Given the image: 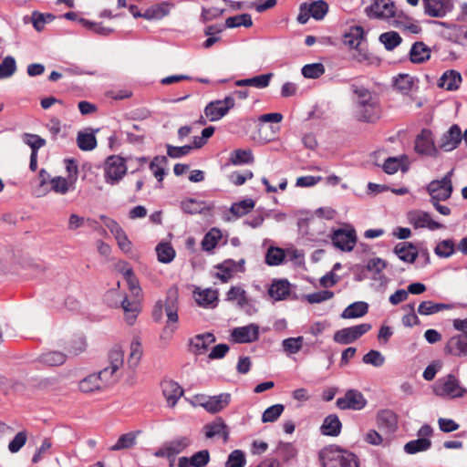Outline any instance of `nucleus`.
Here are the masks:
<instances>
[{
    "mask_svg": "<svg viewBox=\"0 0 467 467\" xmlns=\"http://www.w3.org/2000/svg\"><path fill=\"white\" fill-rule=\"evenodd\" d=\"M354 94L353 115L360 122L374 123L381 115L380 106L372 93L362 86L350 87Z\"/></svg>",
    "mask_w": 467,
    "mask_h": 467,
    "instance_id": "f257e3e1",
    "label": "nucleus"
},
{
    "mask_svg": "<svg viewBox=\"0 0 467 467\" xmlns=\"http://www.w3.org/2000/svg\"><path fill=\"white\" fill-rule=\"evenodd\" d=\"M163 310H165L167 316V327L166 330L173 332L176 327L171 324L178 322V290L176 288H170L166 295L165 302L159 300L156 302L153 310L152 317L156 322L161 320L163 317Z\"/></svg>",
    "mask_w": 467,
    "mask_h": 467,
    "instance_id": "f03ea898",
    "label": "nucleus"
},
{
    "mask_svg": "<svg viewBox=\"0 0 467 467\" xmlns=\"http://www.w3.org/2000/svg\"><path fill=\"white\" fill-rule=\"evenodd\" d=\"M319 461L323 467H359L357 456L337 446H329L319 451Z\"/></svg>",
    "mask_w": 467,
    "mask_h": 467,
    "instance_id": "7ed1b4c3",
    "label": "nucleus"
},
{
    "mask_svg": "<svg viewBox=\"0 0 467 467\" xmlns=\"http://www.w3.org/2000/svg\"><path fill=\"white\" fill-rule=\"evenodd\" d=\"M433 393L441 398L457 399L464 397L467 389L461 384L456 376L448 374L434 383Z\"/></svg>",
    "mask_w": 467,
    "mask_h": 467,
    "instance_id": "20e7f679",
    "label": "nucleus"
},
{
    "mask_svg": "<svg viewBox=\"0 0 467 467\" xmlns=\"http://www.w3.org/2000/svg\"><path fill=\"white\" fill-rule=\"evenodd\" d=\"M109 366L97 373L102 381L104 389L114 384L119 379L118 371L124 364V351L119 347L113 348L109 353Z\"/></svg>",
    "mask_w": 467,
    "mask_h": 467,
    "instance_id": "39448f33",
    "label": "nucleus"
},
{
    "mask_svg": "<svg viewBox=\"0 0 467 467\" xmlns=\"http://www.w3.org/2000/svg\"><path fill=\"white\" fill-rule=\"evenodd\" d=\"M453 170L450 171L442 179L431 181L426 187L431 196L430 202H441L448 200L452 193L451 177Z\"/></svg>",
    "mask_w": 467,
    "mask_h": 467,
    "instance_id": "423d86ee",
    "label": "nucleus"
},
{
    "mask_svg": "<svg viewBox=\"0 0 467 467\" xmlns=\"http://www.w3.org/2000/svg\"><path fill=\"white\" fill-rule=\"evenodd\" d=\"M127 172L125 160L119 156L112 155L107 158L104 166L105 182L115 185L124 177Z\"/></svg>",
    "mask_w": 467,
    "mask_h": 467,
    "instance_id": "0eeeda50",
    "label": "nucleus"
},
{
    "mask_svg": "<svg viewBox=\"0 0 467 467\" xmlns=\"http://www.w3.org/2000/svg\"><path fill=\"white\" fill-rule=\"evenodd\" d=\"M365 13L371 19L389 21L395 17L396 7L392 0H373L372 4L366 7Z\"/></svg>",
    "mask_w": 467,
    "mask_h": 467,
    "instance_id": "6e6552de",
    "label": "nucleus"
},
{
    "mask_svg": "<svg viewBox=\"0 0 467 467\" xmlns=\"http://www.w3.org/2000/svg\"><path fill=\"white\" fill-rule=\"evenodd\" d=\"M462 141V132L458 124H452L444 131L438 140L439 150L451 152L456 150Z\"/></svg>",
    "mask_w": 467,
    "mask_h": 467,
    "instance_id": "1a4fd4ad",
    "label": "nucleus"
},
{
    "mask_svg": "<svg viewBox=\"0 0 467 467\" xmlns=\"http://www.w3.org/2000/svg\"><path fill=\"white\" fill-rule=\"evenodd\" d=\"M234 107V99L231 96L223 99L211 101L204 109L205 116L210 121H217L224 117Z\"/></svg>",
    "mask_w": 467,
    "mask_h": 467,
    "instance_id": "9d476101",
    "label": "nucleus"
},
{
    "mask_svg": "<svg viewBox=\"0 0 467 467\" xmlns=\"http://www.w3.org/2000/svg\"><path fill=\"white\" fill-rule=\"evenodd\" d=\"M371 329L370 324H360L337 330L333 337L335 342L341 345L353 343Z\"/></svg>",
    "mask_w": 467,
    "mask_h": 467,
    "instance_id": "9b49d317",
    "label": "nucleus"
},
{
    "mask_svg": "<svg viewBox=\"0 0 467 467\" xmlns=\"http://www.w3.org/2000/svg\"><path fill=\"white\" fill-rule=\"evenodd\" d=\"M408 222L415 228H427L431 231L443 228V224L432 219L431 215L422 210H413L407 213Z\"/></svg>",
    "mask_w": 467,
    "mask_h": 467,
    "instance_id": "f8f14e48",
    "label": "nucleus"
},
{
    "mask_svg": "<svg viewBox=\"0 0 467 467\" xmlns=\"http://www.w3.org/2000/svg\"><path fill=\"white\" fill-rule=\"evenodd\" d=\"M415 150L422 155L438 157L440 154L438 144L435 145L432 132L430 130H422L416 137Z\"/></svg>",
    "mask_w": 467,
    "mask_h": 467,
    "instance_id": "ddd939ff",
    "label": "nucleus"
},
{
    "mask_svg": "<svg viewBox=\"0 0 467 467\" xmlns=\"http://www.w3.org/2000/svg\"><path fill=\"white\" fill-rule=\"evenodd\" d=\"M336 404L340 410H360L367 405V400L359 390L352 389L338 398Z\"/></svg>",
    "mask_w": 467,
    "mask_h": 467,
    "instance_id": "4468645a",
    "label": "nucleus"
},
{
    "mask_svg": "<svg viewBox=\"0 0 467 467\" xmlns=\"http://www.w3.org/2000/svg\"><path fill=\"white\" fill-rule=\"evenodd\" d=\"M424 14L431 17H444L453 9L452 0H422Z\"/></svg>",
    "mask_w": 467,
    "mask_h": 467,
    "instance_id": "2eb2a0df",
    "label": "nucleus"
},
{
    "mask_svg": "<svg viewBox=\"0 0 467 467\" xmlns=\"http://www.w3.org/2000/svg\"><path fill=\"white\" fill-rule=\"evenodd\" d=\"M331 239L337 248L347 252L352 251L357 242L354 229H337L333 233Z\"/></svg>",
    "mask_w": 467,
    "mask_h": 467,
    "instance_id": "dca6fc26",
    "label": "nucleus"
},
{
    "mask_svg": "<svg viewBox=\"0 0 467 467\" xmlns=\"http://www.w3.org/2000/svg\"><path fill=\"white\" fill-rule=\"evenodd\" d=\"M376 423L385 434H392L398 429V417L391 410H380L377 412Z\"/></svg>",
    "mask_w": 467,
    "mask_h": 467,
    "instance_id": "f3484780",
    "label": "nucleus"
},
{
    "mask_svg": "<svg viewBox=\"0 0 467 467\" xmlns=\"http://www.w3.org/2000/svg\"><path fill=\"white\" fill-rule=\"evenodd\" d=\"M231 337L236 343H252L259 337V327L255 324H250L244 327H239L233 329Z\"/></svg>",
    "mask_w": 467,
    "mask_h": 467,
    "instance_id": "a211bd4d",
    "label": "nucleus"
},
{
    "mask_svg": "<svg viewBox=\"0 0 467 467\" xmlns=\"http://www.w3.org/2000/svg\"><path fill=\"white\" fill-rule=\"evenodd\" d=\"M231 400L229 393H221L216 396L201 398V406H202L208 412L216 413L223 410L228 406Z\"/></svg>",
    "mask_w": 467,
    "mask_h": 467,
    "instance_id": "6ab92c4d",
    "label": "nucleus"
},
{
    "mask_svg": "<svg viewBox=\"0 0 467 467\" xmlns=\"http://www.w3.org/2000/svg\"><path fill=\"white\" fill-rule=\"evenodd\" d=\"M244 259H241L238 262H235L232 259L225 260L221 265L216 266L218 271L215 274V275L220 280H222V282L226 283L234 276V273H236L237 271H244Z\"/></svg>",
    "mask_w": 467,
    "mask_h": 467,
    "instance_id": "aec40b11",
    "label": "nucleus"
},
{
    "mask_svg": "<svg viewBox=\"0 0 467 467\" xmlns=\"http://www.w3.org/2000/svg\"><path fill=\"white\" fill-rule=\"evenodd\" d=\"M444 350L455 357H467V335H457L451 337Z\"/></svg>",
    "mask_w": 467,
    "mask_h": 467,
    "instance_id": "412c9836",
    "label": "nucleus"
},
{
    "mask_svg": "<svg viewBox=\"0 0 467 467\" xmlns=\"http://www.w3.org/2000/svg\"><path fill=\"white\" fill-rule=\"evenodd\" d=\"M161 389L168 406L170 407H174L183 394L182 387L173 380H164L161 383Z\"/></svg>",
    "mask_w": 467,
    "mask_h": 467,
    "instance_id": "4be33fe9",
    "label": "nucleus"
},
{
    "mask_svg": "<svg viewBox=\"0 0 467 467\" xmlns=\"http://www.w3.org/2000/svg\"><path fill=\"white\" fill-rule=\"evenodd\" d=\"M203 429L208 439L218 436L222 437L224 441H228L229 431L227 425L222 418L215 419L213 421L206 424Z\"/></svg>",
    "mask_w": 467,
    "mask_h": 467,
    "instance_id": "5701e85b",
    "label": "nucleus"
},
{
    "mask_svg": "<svg viewBox=\"0 0 467 467\" xmlns=\"http://www.w3.org/2000/svg\"><path fill=\"white\" fill-rule=\"evenodd\" d=\"M431 48L422 41L415 42L410 50V60L413 64H422L431 57Z\"/></svg>",
    "mask_w": 467,
    "mask_h": 467,
    "instance_id": "b1692460",
    "label": "nucleus"
},
{
    "mask_svg": "<svg viewBox=\"0 0 467 467\" xmlns=\"http://www.w3.org/2000/svg\"><path fill=\"white\" fill-rule=\"evenodd\" d=\"M214 341L215 337L212 333L197 335L191 340V349L197 355L204 354Z\"/></svg>",
    "mask_w": 467,
    "mask_h": 467,
    "instance_id": "393cba45",
    "label": "nucleus"
},
{
    "mask_svg": "<svg viewBox=\"0 0 467 467\" xmlns=\"http://www.w3.org/2000/svg\"><path fill=\"white\" fill-rule=\"evenodd\" d=\"M364 38V29L359 26H351L343 36V43L349 48L358 49Z\"/></svg>",
    "mask_w": 467,
    "mask_h": 467,
    "instance_id": "a878e982",
    "label": "nucleus"
},
{
    "mask_svg": "<svg viewBox=\"0 0 467 467\" xmlns=\"http://www.w3.org/2000/svg\"><path fill=\"white\" fill-rule=\"evenodd\" d=\"M394 253L400 260L406 263H413L418 256L416 247L412 244L406 242L398 244L394 247Z\"/></svg>",
    "mask_w": 467,
    "mask_h": 467,
    "instance_id": "bb28decb",
    "label": "nucleus"
},
{
    "mask_svg": "<svg viewBox=\"0 0 467 467\" xmlns=\"http://www.w3.org/2000/svg\"><path fill=\"white\" fill-rule=\"evenodd\" d=\"M78 389L83 393H91L104 389L102 381L97 373H92L78 382Z\"/></svg>",
    "mask_w": 467,
    "mask_h": 467,
    "instance_id": "cd10ccee",
    "label": "nucleus"
},
{
    "mask_svg": "<svg viewBox=\"0 0 467 467\" xmlns=\"http://www.w3.org/2000/svg\"><path fill=\"white\" fill-rule=\"evenodd\" d=\"M391 26L405 33L417 35L421 32V27L418 23L410 17L395 16L391 21Z\"/></svg>",
    "mask_w": 467,
    "mask_h": 467,
    "instance_id": "c85d7f7f",
    "label": "nucleus"
},
{
    "mask_svg": "<svg viewBox=\"0 0 467 467\" xmlns=\"http://www.w3.org/2000/svg\"><path fill=\"white\" fill-rule=\"evenodd\" d=\"M462 82V76L458 71L448 70L442 74L439 86L447 90H456Z\"/></svg>",
    "mask_w": 467,
    "mask_h": 467,
    "instance_id": "c756f323",
    "label": "nucleus"
},
{
    "mask_svg": "<svg viewBox=\"0 0 467 467\" xmlns=\"http://www.w3.org/2000/svg\"><path fill=\"white\" fill-rule=\"evenodd\" d=\"M341 421L335 414H330L325 418L321 425V433L327 436H337L341 431Z\"/></svg>",
    "mask_w": 467,
    "mask_h": 467,
    "instance_id": "7c9ffc66",
    "label": "nucleus"
},
{
    "mask_svg": "<svg viewBox=\"0 0 467 467\" xmlns=\"http://www.w3.org/2000/svg\"><path fill=\"white\" fill-rule=\"evenodd\" d=\"M121 307L125 314V319L129 325H132L140 312L139 298L134 297L133 300H129L125 297L121 301Z\"/></svg>",
    "mask_w": 467,
    "mask_h": 467,
    "instance_id": "2f4dec72",
    "label": "nucleus"
},
{
    "mask_svg": "<svg viewBox=\"0 0 467 467\" xmlns=\"http://www.w3.org/2000/svg\"><path fill=\"white\" fill-rule=\"evenodd\" d=\"M272 77H273L272 73L259 75V76H255L251 78L239 79L235 82V85L237 87L251 86V87H254L257 88H264L269 85Z\"/></svg>",
    "mask_w": 467,
    "mask_h": 467,
    "instance_id": "473e14b6",
    "label": "nucleus"
},
{
    "mask_svg": "<svg viewBox=\"0 0 467 467\" xmlns=\"http://www.w3.org/2000/svg\"><path fill=\"white\" fill-rule=\"evenodd\" d=\"M268 293L275 300H284L290 294V284L286 280L274 282Z\"/></svg>",
    "mask_w": 467,
    "mask_h": 467,
    "instance_id": "72a5a7b5",
    "label": "nucleus"
},
{
    "mask_svg": "<svg viewBox=\"0 0 467 467\" xmlns=\"http://www.w3.org/2000/svg\"><path fill=\"white\" fill-rule=\"evenodd\" d=\"M121 272L133 297L140 298L141 295V288L139 285L138 279L134 275L132 269L128 265V264H124L123 267L121 268Z\"/></svg>",
    "mask_w": 467,
    "mask_h": 467,
    "instance_id": "f704fd0d",
    "label": "nucleus"
},
{
    "mask_svg": "<svg viewBox=\"0 0 467 467\" xmlns=\"http://www.w3.org/2000/svg\"><path fill=\"white\" fill-rule=\"evenodd\" d=\"M368 306L367 303L359 301L349 305L341 314L342 318L361 317L368 313Z\"/></svg>",
    "mask_w": 467,
    "mask_h": 467,
    "instance_id": "c9c22d12",
    "label": "nucleus"
},
{
    "mask_svg": "<svg viewBox=\"0 0 467 467\" xmlns=\"http://www.w3.org/2000/svg\"><path fill=\"white\" fill-rule=\"evenodd\" d=\"M169 13L168 5L161 4L148 8L143 14L133 13L134 17H144L146 19H161Z\"/></svg>",
    "mask_w": 467,
    "mask_h": 467,
    "instance_id": "e433bc0d",
    "label": "nucleus"
},
{
    "mask_svg": "<svg viewBox=\"0 0 467 467\" xmlns=\"http://www.w3.org/2000/svg\"><path fill=\"white\" fill-rule=\"evenodd\" d=\"M195 300L201 306L213 307L217 301V292L213 289H205L200 292H195Z\"/></svg>",
    "mask_w": 467,
    "mask_h": 467,
    "instance_id": "4c0bfd02",
    "label": "nucleus"
},
{
    "mask_svg": "<svg viewBox=\"0 0 467 467\" xmlns=\"http://www.w3.org/2000/svg\"><path fill=\"white\" fill-rule=\"evenodd\" d=\"M406 156L400 157H389L385 160L382 169L388 174H393L397 172L400 169L402 171H406L407 168L405 167Z\"/></svg>",
    "mask_w": 467,
    "mask_h": 467,
    "instance_id": "58836bf2",
    "label": "nucleus"
},
{
    "mask_svg": "<svg viewBox=\"0 0 467 467\" xmlns=\"http://www.w3.org/2000/svg\"><path fill=\"white\" fill-rule=\"evenodd\" d=\"M226 299L235 301L240 308H244L248 305L246 292L241 286H232L226 294Z\"/></svg>",
    "mask_w": 467,
    "mask_h": 467,
    "instance_id": "ea45409f",
    "label": "nucleus"
},
{
    "mask_svg": "<svg viewBox=\"0 0 467 467\" xmlns=\"http://www.w3.org/2000/svg\"><path fill=\"white\" fill-rule=\"evenodd\" d=\"M451 308V306L447 304L423 301L418 307V313L422 316H429Z\"/></svg>",
    "mask_w": 467,
    "mask_h": 467,
    "instance_id": "a19ab883",
    "label": "nucleus"
},
{
    "mask_svg": "<svg viewBox=\"0 0 467 467\" xmlns=\"http://www.w3.org/2000/svg\"><path fill=\"white\" fill-rule=\"evenodd\" d=\"M75 180L69 182L64 177L56 176L50 180L51 190L58 194H66L74 188Z\"/></svg>",
    "mask_w": 467,
    "mask_h": 467,
    "instance_id": "79ce46f5",
    "label": "nucleus"
},
{
    "mask_svg": "<svg viewBox=\"0 0 467 467\" xmlns=\"http://www.w3.org/2000/svg\"><path fill=\"white\" fill-rule=\"evenodd\" d=\"M167 163L168 160L165 156H156L150 163V170L160 182H162L165 176V167Z\"/></svg>",
    "mask_w": 467,
    "mask_h": 467,
    "instance_id": "37998d69",
    "label": "nucleus"
},
{
    "mask_svg": "<svg viewBox=\"0 0 467 467\" xmlns=\"http://www.w3.org/2000/svg\"><path fill=\"white\" fill-rule=\"evenodd\" d=\"M431 446V441L427 438H419L417 440L407 442L404 451L408 454H415L420 451H425Z\"/></svg>",
    "mask_w": 467,
    "mask_h": 467,
    "instance_id": "c03bdc74",
    "label": "nucleus"
},
{
    "mask_svg": "<svg viewBox=\"0 0 467 467\" xmlns=\"http://www.w3.org/2000/svg\"><path fill=\"white\" fill-rule=\"evenodd\" d=\"M190 444L191 441L187 437H181L166 443L170 459L175 461V456L183 451Z\"/></svg>",
    "mask_w": 467,
    "mask_h": 467,
    "instance_id": "a18cd8bd",
    "label": "nucleus"
},
{
    "mask_svg": "<svg viewBox=\"0 0 467 467\" xmlns=\"http://www.w3.org/2000/svg\"><path fill=\"white\" fill-rule=\"evenodd\" d=\"M414 85L413 78L408 74H400L393 80L396 90L402 94H409Z\"/></svg>",
    "mask_w": 467,
    "mask_h": 467,
    "instance_id": "49530a36",
    "label": "nucleus"
},
{
    "mask_svg": "<svg viewBox=\"0 0 467 467\" xmlns=\"http://www.w3.org/2000/svg\"><path fill=\"white\" fill-rule=\"evenodd\" d=\"M130 355L128 358V365L130 368H136L142 356V347L138 338H133L130 346Z\"/></svg>",
    "mask_w": 467,
    "mask_h": 467,
    "instance_id": "de8ad7c7",
    "label": "nucleus"
},
{
    "mask_svg": "<svg viewBox=\"0 0 467 467\" xmlns=\"http://www.w3.org/2000/svg\"><path fill=\"white\" fill-rule=\"evenodd\" d=\"M41 363L47 366H60L66 361V355L60 351H48L39 357Z\"/></svg>",
    "mask_w": 467,
    "mask_h": 467,
    "instance_id": "09e8293b",
    "label": "nucleus"
},
{
    "mask_svg": "<svg viewBox=\"0 0 467 467\" xmlns=\"http://www.w3.org/2000/svg\"><path fill=\"white\" fill-rule=\"evenodd\" d=\"M379 41L387 50H393L402 42L400 36L395 31H389L379 36Z\"/></svg>",
    "mask_w": 467,
    "mask_h": 467,
    "instance_id": "8fccbe9b",
    "label": "nucleus"
},
{
    "mask_svg": "<svg viewBox=\"0 0 467 467\" xmlns=\"http://www.w3.org/2000/svg\"><path fill=\"white\" fill-rule=\"evenodd\" d=\"M254 207V202L252 199H245L234 203L230 208V213L234 217L238 218L247 214Z\"/></svg>",
    "mask_w": 467,
    "mask_h": 467,
    "instance_id": "3c124183",
    "label": "nucleus"
},
{
    "mask_svg": "<svg viewBox=\"0 0 467 467\" xmlns=\"http://www.w3.org/2000/svg\"><path fill=\"white\" fill-rule=\"evenodd\" d=\"M137 435L135 432L122 434L117 442L110 447L111 451H120L130 449L136 444Z\"/></svg>",
    "mask_w": 467,
    "mask_h": 467,
    "instance_id": "603ef678",
    "label": "nucleus"
},
{
    "mask_svg": "<svg viewBox=\"0 0 467 467\" xmlns=\"http://www.w3.org/2000/svg\"><path fill=\"white\" fill-rule=\"evenodd\" d=\"M156 253L158 260L164 264L171 263L175 256L174 249L167 243L159 244L156 247Z\"/></svg>",
    "mask_w": 467,
    "mask_h": 467,
    "instance_id": "864d4df0",
    "label": "nucleus"
},
{
    "mask_svg": "<svg viewBox=\"0 0 467 467\" xmlns=\"http://www.w3.org/2000/svg\"><path fill=\"white\" fill-rule=\"evenodd\" d=\"M303 342V337L285 338L282 341L283 350L287 355L296 354L302 349Z\"/></svg>",
    "mask_w": 467,
    "mask_h": 467,
    "instance_id": "5fc2aeb1",
    "label": "nucleus"
},
{
    "mask_svg": "<svg viewBox=\"0 0 467 467\" xmlns=\"http://www.w3.org/2000/svg\"><path fill=\"white\" fill-rule=\"evenodd\" d=\"M254 161L252 151L250 150H234L230 156V161L234 165L248 164Z\"/></svg>",
    "mask_w": 467,
    "mask_h": 467,
    "instance_id": "6e6d98bb",
    "label": "nucleus"
},
{
    "mask_svg": "<svg viewBox=\"0 0 467 467\" xmlns=\"http://www.w3.org/2000/svg\"><path fill=\"white\" fill-rule=\"evenodd\" d=\"M311 16L316 20H321L328 12V5L323 0L314 1L307 4Z\"/></svg>",
    "mask_w": 467,
    "mask_h": 467,
    "instance_id": "4d7b16f0",
    "label": "nucleus"
},
{
    "mask_svg": "<svg viewBox=\"0 0 467 467\" xmlns=\"http://www.w3.org/2000/svg\"><path fill=\"white\" fill-rule=\"evenodd\" d=\"M77 143L82 150H92L97 146V140L92 133L79 132L77 137Z\"/></svg>",
    "mask_w": 467,
    "mask_h": 467,
    "instance_id": "13d9d810",
    "label": "nucleus"
},
{
    "mask_svg": "<svg viewBox=\"0 0 467 467\" xmlns=\"http://www.w3.org/2000/svg\"><path fill=\"white\" fill-rule=\"evenodd\" d=\"M253 25L252 17L249 14H242L234 16H230L225 21L226 27L234 28L244 26L250 27Z\"/></svg>",
    "mask_w": 467,
    "mask_h": 467,
    "instance_id": "bf43d9fd",
    "label": "nucleus"
},
{
    "mask_svg": "<svg viewBox=\"0 0 467 467\" xmlns=\"http://www.w3.org/2000/svg\"><path fill=\"white\" fill-rule=\"evenodd\" d=\"M16 71V63L13 57L7 56L0 63V79L12 77Z\"/></svg>",
    "mask_w": 467,
    "mask_h": 467,
    "instance_id": "052dcab7",
    "label": "nucleus"
},
{
    "mask_svg": "<svg viewBox=\"0 0 467 467\" xmlns=\"http://www.w3.org/2000/svg\"><path fill=\"white\" fill-rule=\"evenodd\" d=\"M435 254L441 258H447L455 252V244L451 239H447L438 243L434 249Z\"/></svg>",
    "mask_w": 467,
    "mask_h": 467,
    "instance_id": "680f3d73",
    "label": "nucleus"
},
{
    "mask_svg": "<svg viewBox=\"0 0 467 467\" xmlns=\"http://www.w3.org/2000/svg\"><path fill=\"white\" fill-rule=\"evenodd\" d=\"M22 140L30 147L31 152L37 153L38 150L46 145V140L36 134L24 133Z\"/></svg>",
    "mask_w": 467,
    "mask_h": 467,
    "instance_id": "e2e57ef3",
    "label": "nucleus"
},
{
    "mask_svg": "<svg viewBox=\"0 0 467 467\" xmlns=\"http://www.w3.org/2000/svg\"><path fill=\"white\" fill-rule=\"evenodd\" d=\"M220 239L221 232L217 229H212L204 235L202 241V248L204 251H212L217 245Z\"/></svg>",
    "mask_w": 467,
    "mask_h": 467,
    "instance_id": "0e129e2a",
    "label": "nucleus"
},
{
    "mask_svg": "<svg viewBox=\"0 0 467 467\" xmlns=\"http://www.w3.org/2000/svg\"><path fill=\"white\" fill-rule=\"evenodd\" d=\"M301 72L306 78H318L325 73V67L321 63L307 64L302 67Z\"/></svg>",
    "mask_w": 467,
    "mask_h": 467,
    "instance_id": "69168bd1",
    "label": "nucleus"
},
{
    "mask_svg": "<svg viewBox=\"0 0 467 467\" xmlns=\"http://www.w3.org/2000/svg\"><path fill=\"white\" fill-rule=\"evenodd\" d=\"M285 259V252L278 247H270L265 255V263L268 265H278Z\"/></svg>",
    "mask_w": 467,
    "mask_h": 467,
    "instance_id": "338daca9",
    "label": "nucleus"
},
{
    "mask_svg": "<svg viewBox=\"0 0 467 467\" xmlns=\"http://www.w3.org/2000/svg\"><path fill=\"white\" fill-rule=\"evenodd\" d=\"M245 463L244 453L240 450H234L229 454L225 467H244Z\"/></svg>",
    "mask_w": 467,
    "mask_h": 467,
    "instance_id": "774afa93",
    "label": "nucleus"
}]
</instances>
